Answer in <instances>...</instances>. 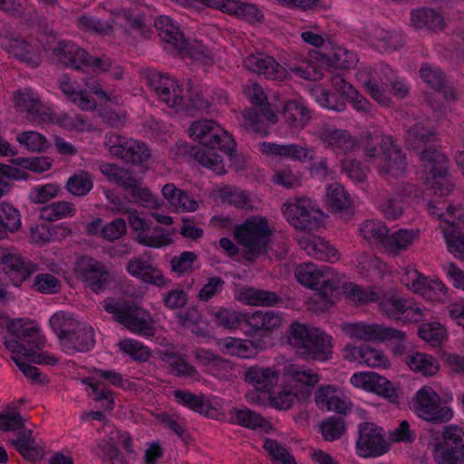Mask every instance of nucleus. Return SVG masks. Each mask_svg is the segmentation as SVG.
Here are the masks:
<instances>
[{"instance_id":"nucleus-1","label":"nucleus","mask_w":464,"mask_h":464,"mask_svg":"<svg viewBox=\"0 0 464 464\" xmlns=\"http://www.w3.org/2000/svg\"><path fill=\"white\" fill-rule=\"evenodd\" d=\"M188 134L203 148L194 149V158L202 166L218 175L226 172L223 160L214 150L219 149L231 153L236 147L232 136L214 121L201 120L194 121L188 129Z\"/></svg>"},{"instance_id":"nucleus-2","label":"nucleus","mask_w":464,"mask_h":464,"mask_svg":"<svg viewBox=\"0 0 464 464\" xmlns=\"http://www.w3.org/2000/svg\"><path fill=\"white\" fill-rule=\"evenodd\" d=\"M272 235L269 222L263 216L247 218L234 229V237L242 246L245 257L249 262L266 253Z\"/></svg>"},{"instance_id":"nucleus-3","label":"nucleus","mask_w":464,"mask_h":464,"mask_svg":"<svg viewBox=\"0 0 464 464\" xmlns=\"http://www.w3.org/2000/svg\"><path fill=\"white\" fill-rule=\"evenodd\" d=\"M376 140L380 150L374 145L366 144L364 155L379 160L378 172L385 179L403 177L408 166L406 153L391 135L376 136Z\"/></svg>"},{"instance_id":"nucleus-4","label":"nucleus","mask_w":464,"mask_h":464,"mask_svg":"<svg viewBox=\"0 0 464 464\" xmlns=\"http://www.w3.org/2000/svg\"><path fill=\"white\" fill-rule=\"evenodd\" d=\"M289 343L306 359L325 361L332 353V338L318 328L299 323L292 324Z\"/></svg>"},{"instance_id":"nucleus-5","label":"nucleus","mask_w":464,"mask_h":464,"mask_svg":"<svg viewBox=\"0 0 464 464\" xmlns=\"http://www.w3.org/2000/svg\"><path fill=\"white\" fill-rule=\"evenodd\" d=\"M102 305L106 312L112 314L115 321L130 332L144 337L155 335L154 321L147 310L121 298H106Z\"/></svg>"},{"instance_id":"nucleus-6","label":"nucleus","mask_w":464,"mask_h":464,"mask_svg":"<svg viewBox=\"0 0 464 464\" xmlns=\"http://www.w3.org/2000/svg\"><path fill=\"white\" fill-rule=\"evenodd\" d=\"M53 54L60 64L73 70L86 67L94 72H101L108 71L111 66L110 58L92 56L84 49L69 41L58 42L53 48Z\"/></svg>"},{"instance_id":"nucleus-7","label":"nucleus","mask_w":464,"mask_h":464,"mask_svg":"<svg viewBox=\"0 0 464 464\" xmlns=\"http://www.w3.org/2000/svg\"><path fill=\"white\" fill-rule=\"evenodd\" d=\"M411 403L415 414L432 424L448 422L453 417L452 409L442 401L432 387L428 385L416 392Z\"/></svg>"},{"instance_id":"nucleus-8","label":"nucleus","mask_w":464,"mask_h":464,"mask_svg":"<svg viewBox=\"0 0 464 464\" xmlns=\"http://www.w3.org/2000/svg\"><path fill=\"white\" fill-rule=\"evenodd\" d=\"M295 276L301 285L317 291L325 302L333 303L339 279L328 268L319 269L314 263H304L295 267Z\"/></svg>"},{"instance_id":"nucleus-9","label":"nucleus","mask_w":464,"mask_h":464,"mask_svg":"<svg viewBox=\"0 0 464 464\" xmlns=\"http://www.w3.org/2000/svg\"><path fill=\"white\" fill-rule=\"evenodd\" d=\"M281 210L297 230L313 231L323 226L324 214L309 198L290 199L283 204Z\"/></svg>"},{"instance_id":"nucleus-10","label":"nucleus","mask_w":464,"mask_h":464,"mask_svg":"<svg viewBox=\"0 0 464 464\" xmlns=\"http://www.w3.org/2000/svg\"><path fill=\"white\" fill-rule=\"evenodd\" d=\"M419 160L427 175V181L435 193L441 196L449 194L453 188V184L449 179L447 157L430 147L420 152Z\"/></svg>"},{"instance_id":"nucleus-11","label":"nucleus","mask_w":464,"mask_h":464,"mask_svg":"<svg viewBox=\"0 0 464 464\" xmlns=\"http://www.w3.org/2000/svg\"><path fill=\"white\" fill-rule=\"evenodd\" d=\"M103 144L112 156L128 163L140 165L150 158V150L144 142L115 132L107 133Z\"/></svg>"},{"instance_id":"nucleus-12","label":"nucleus","mask_w":464,"mask_h":464,"mask_svg":"<svg viewBox=\"0 0 464 464\" xmlns=\"http://www.w3.org/2000/svg\"><path fill=\"white\" fill-rule=\"evenodd\" d=\"M314 134L322 144L331 150L336 156L347 155L358 149L359 142L355 136L344 129H338L335 125L327 122H319Z\"/></svg>"},{"instance_id":"nucleus-13","label":"nucleus","mask_w":464,"mask_h":464,"mask_svg":"<svg viewBox=\"0 0 464 464\" xmlns=\"http://www.w3.org/2000/svg\"><path fill=\"white\" fill-rule=\"evenodd\" d=\"M147 84L158 96L161 102L180 112L183 106L184 91L179 82L169 74L150 70L146 73Z\"/></svg>"},{"instance_id":"nucleus-14","label":"nucleus","mask_w":464,"mask_h":464,"mask_svg":"<svg viewBox=\"0 0 464 464\" xmlns=\"http://www.w3.org/2000/svg\"><path fill=\"white\" fill-rule=\"evenodd\" d=\"M396 77L394 71L387 64L380 63L369 72L362 71L358 79L367 93L382 106H389L391 99L383 86H388Z\"/></svg>"},{"instance_id":"nucleus-15","label":"nucleus","mask_w":464,"mask_h":464,"mask_svg":"<svg viewBox=\"0 0 464 464\" xmlns=\"http://www.w3.org/2000/svg\"><path fill=\"white\" fill-rule=\"evenodd\" d=\"M359 437L356 450L362 458L379 457L389 450L383 430L373 422H362L358 426Z\"/></svg>"},{"instance_id":"nucleus-16","label":"nucleus","mask_w":464,"mask_h":464,"mask_svg":"<svg viewBox=\"0 0 464 464\" xmlns=\"http://www.w3.org/2000/svg\"><path fill=\"white\" fill-rule=\"evenodd\" d=\"M342 331L350 338L360 341H382L387 338H401L402 333L392 327L365 322H351L341 324Z\"/></svg>"},{"instance_id":"nucleus-17","label":"nucleus","mask_w":464,"mask_h":464,"mask_svg":"<svg viewBox=\"0 0 464 464\" xmlns=\"http://www.w3.org/2000/svg\"><path fill=\"white\" fill-rule=\"evenodd\" d=\"M79 275L84 285L96 294L103 292L112 279L106 265L91 257L81 260Z\"/></svg>"},{"instance_id":"nucleus-18","label":"nucleus","mask_w":464,"mask_h":464,"mask_svg":"<svg viewBox=\"0 0 464 464\" xmlns=\"http://www.w3.org/2000/svg\"><path fill=\"white\" fill-rule=\"evenodd\" d=\"M14 107L27 113L28 120L35 123H48L52 109L42 102L32 89L25 88L14 92Z\"/></svg>"},{"instance_id":"nucleus-19","label":"nucleus","mask_w":464,"mask_h":464,"mask_svg":"<svg viewBox=\"0 0 464 464\" xmlns=\"http://www.w3.org/2000/svg\"><path fill=\"white\" fill-rule=\"evenodd\" d=\"M244 67L267 79L284 81L288 77V71L279 64L275 58L264 53H251L243 61Z\"/></svg>"},{"instance_id":"nucleus-20","label":"nucleus","mask_w":464,"mask_h":464,"mask_svg":"<svg viewBox=\"0 0 464 464\" xmlns=\"http://www.w3.org/2000/svg\"><path fill=\"white\" fill-rule=\"evenodd\" d=\"M283 375L293 388L297 390L302 398L310 395L311 390L319 382L320 375L313 369L297 363H287L283 369Z\"/></svg>"},{"instance_id":"nucleus-21","label":"nucleus","mask_w":464,"mask_h":464,"mask_svg":"<svg viewBox=\"0 0 464 464\" xmlns=\"http://www.w3.org/2000/svg\"><path fill=\"white\" fill-rule=\"evenodd\" d=\"M126 270L131 276L148 285L166 287L171 283L158 267L142 256L130 258L126 264Z\"/></svg>"},{"instance_id":"nucleus-22","label":"nucleus","mask_w":464,"mask_h":464,"mask_svg":"<svg viewBox=\"0 0 464 464\" xmlns=\"http://www.w3.org/2000/svg\"><path fill=\"white\" fill-rule=\"evenodd\" d=\"M0 320L5 324L11 335L18 338L30 350L41 348L44 344V338L38 327L24 324L22 320H9L5 313L0 311Z\"/></svg>"},{"instance_id":"nucleus-23","label":"nucleus","mask_w":464,"mask_h":464,"mask_svg":"<svg viewBox=\"0 0 464 464\" xmlns=\"http://www.w3.org/2000/svg\"><path fill=\"white\" fill-rule=\"evenodd\" d=\"M2 47L10 55L32 68L39 66L42 62L39 49L23 38L5 37L2 41Z\"/></svg>"},{"instance_id":"nucleus-24","label":"nucleus","mask_w":464,"mask_h":464,"mask_svg":"<svg viewBox=\"0 0 464 464\" xmlns=\"http://www.w3.org/2000/svg\"><path fill=\"white\" fill-rule=\"evenodd\" d=\"M260 111L261 115L258 113L257 110L254 108L244 110L240 127L246 132L266 136L268 134L266 121L274 123L276 117L269 105H264V107L260 108Z\"/></svg>"},{"instance_id":"nucleus-25","label":"nucleus","mask_w":464,"mask_h":464,"mask_svg":"<svg viewBox=\"0 0 464 464\" xmlns=\"http://www.w3.org/2000/svg\"><path fill=\"white\" fill-rule=\"evenodd\" d=\"M209 7L217 8L249 23L260 22L264 18L263 12L255 5L237 0H211Z\"/></svg>"},{"instance_id":"nucleus-26","label":"nucleus","mask_w":464,"mask_h":464,"mask_svg":"<svg viewBox=\"0 0 464 464\" xmlns=\"http://www.w3.org/2000/svg\"><path fill=\"white\" fill-rule=\"evenodd\" d=\"M262 151L268 155L279 156L301 162L311 161L314 159V150L312 147L298 144L262 143Z\"/></svg>"},{"instance_id":"nucleus-27","label":"nucleus","mask_w":464,"mask_h":464,"mask_svg":"<svg viewBox=\"0 0 464 464\" xmlns=\"http://www.w3.org/2000/svg\"><path fill=\"white\" fill-rule=\"evenodd\" d=\"M297 242L300 247L310 256L329 262L338 260L336 249L320 237L304 235L298 237Z\"/></svg>"},{"instance_id":"nucleus-28","label":"nucleus","mask_w":464,"mask_h":464,"mask_svg":"<svg viewBox=\"0 0 464 464\" xmlns=\"http://www.w3.org/2000/svg\"><path fill=\"white\" fill-rule=\"evenodd\" d=\"M420 237L419 229L401 228L387 234L382 250L396 256L408 250Z\"/></svg>"},{"instance_id":"nucleus-29","label":"nucleus","mask_w":464,"mask_h":464,"mask_svg":"<svg viewBox=\"0 0 464 464\" xmlns=\"http://www.w3.org/2000/svg\"><path fill=\"white\" fill-rule=\"evenodd\" d=\"M113 24L121 28L127 34L133 38H143L147 36L149 25L143 14L122 10L115 14Z\"/></svg>"},{"instance_id":"nucleus-30","label":"nucleus","mask_w":464,"mask_h":464,"mask_svg":"<svg viewBox=\"0 0 464 464\" xmlns=\"http://www.w3.org/2000/svg\"><path fill=\"white\" fill-rule=\"evenodd\" d=\"M245 381L261 392H270L278 382L279 372L271 367L254 365L244 372Z\"/></svg>"},{"instance_id":"nucleus-31","label":"nucleus","mask_w":464,"mask_h":464,"mask_svg":"<svg viewBox=\"0 0 464 464\" xmlns=\"http://www.w3.org/2000/svg\"><path fill=\"white\" fill-rule=\"evenodd\" d=\"M427 209L430 216H433L445 223L441 226L442 231L443 227H451L454 226H457L458 227H464V208L461 206L449 204L446 207L445 203L434 204L430 202L427 205Z\"/></svg>"},{"instance_id":"nucleus-32","label":"nucleus","mask_w":464,"mask_h":464,"mask_svg":"<svg viewBox=\"0 0 464 464\" xmlns=\"http://www.w3.org/2000/svg\"><path fill=\"white\" fill-rule=\"evenodd\" d=\"M159 36L162 41L171 44L177 50H184L188 45V41L174 21L167 15L159 16L154 22Z\"/></svg>"},{"instance_id":"nucleus-33","label":"nucleus","mask_w":464,"mask_h":464,"mask_svg":"<svg viewBox=\"0 0 464 464\" xmlns=\"http://www.w3.org/2000/svg\"><path fill=\"white\" fill-rule=\"evenodd\" d=\"M370 44L380 51H393L404 44L403 36L397 32L387 31L380 26H373L368 32Z\"/></svg>"},{"instance_id":"nucleus-34","label":"nucleus","mask_w":464,"mask_h":464,"mask_svg":"<svg viewBox=\"0 0 464 464\" xmlns=\"http://www.w3.org/2000/svg\"><path fill=\"white\" fill-rule=\"evenodd\" d=\"M411 24L418 30L439 32L443 30L445 24L442 15L431 8H419L411 13Z\"/></svg>"},{"instance_id":"nucleus-35","label":"nucleus","mask_w":464,"mask_h":464,"mask_svg":"<svg viewBox=\"0 0 464 464\" xmlns=\"http://www.w3.org/2000/svg\"><path fill=\"white\" fill-rule=\"evenodd\" d=\"M160 359L165 363L169 373L178 377L199 379L198 370L189 364L182 355L171 351H166L161 353Z\"/></svg>"},{"instance_id":"nucleus-36","label":"nucleus","mask_w":464,"mask_h":464,"mask_svg":"<svg viewBox=\"0 0 464 464\" xmlns=\"http://www.w3.org/2000/svg\"><path fill=\"white\" fill-rule=\"evenodd\" d=\"M420 75L431 89L442 94L445 99L455 98L454 90L447 84L440 68L429 63L423 64L420 69Z\"/></svg>"},{"instance_id":"nucleus-37","label":"nucleus","mask_w":464,"mask_h":464,"mask_svg":"<svg viewBox=\"0 0 464 464\" xmlns=\"http://www.w3.org/2000/svg\"><path fill=\"white\" fill-rule=\"evenodd\" d=\"M4 271L14 285L22 284L32 273L17 253L7 252L2 256Z\"/></svg>"},{"instance_id":"nucleus-38","label":"nucleus","mask_w":464,"mask_h":464,"mask_svg":"<svg viewBox=\"0 0 464 464\" xmlns=\"http://www.w3.org/2000/svg\"><path fill=\"white\" fill-rule=\"evenodd\" d=\"M59 88L64 95L82 111L96 109V102L90 98L83 90H76L71 78L63 74L59 78Z\"/></svg>"},{"instance_id":"nucleus-39","label":"nucleus","mask_w":464,"mask_h":464,"mask_svg":"<svg viewBox=\"0 0 464 464\" xmlns=\"http://www.w3.org/2000/svg\"><path fill=\"white\" fill-rule=\"evenodd\" d=\"M388 227L378 219H365L359 225L360 236L370 245L383 248Z\"/></svg>"},{"instance_id":"nucleus-40","label":"nucleus","mask_w":464,"mask_h":464,"mask_svg":"<svg viewBox=\"0 0 464 464\" xmlns=\"http://www.w3.org/2000/svg\"><path fill=\"white\" fill-rule=\"evenodd\" d=\"M282 115L289 127L300 130L309 122L311 111L304 103L292 100L285 104Z\"/></svg>"},{"instance_id":"nucleus-41","label":"nucleus","mask_w":464,"mask_h":464,"mask_svg":"<svg viewBox=\"0 0 464 464\" xmlns=\"http://www.w3.org/2000/svg\"><path fill=\"white\" fill-rule=\"evenodd\" d=\"M435 135L432 128L426 126L422 121L415 122L406 128L405 142L414 150H426V145L430 142Z\"/></svg>"},{"instance_id":"nucleus-42","label":"nucleus","mask_w":464,"mask_h":464,"mask_svg":"<svg viewBox=\"0 0 464 464\" xmlns=\"http://www.w3.org/2000/svg\"><path fill=\"white\" fill-rule=\"evenodd\" d=\"M316 405L323 411H335L339 413L346 412L348 405L336 394V389L333 385L321 386L315 392Z\"/></svg>"},{"instance_id":"nucleus-43","label":"nucleus","mask_w":464,"mask_h":464,"mask_svg":"<svg viewBox=\"0 0 464 464\" xmlns=\"http://www.w3.org/2000/svg\"><path fill=\"white\" fill-rule=\"evenodd\" d=\"M94 345L93 328L84 323L69 338L64 339L63 347L68 351L84 353Z\"/></svg>"},{"instance_id":"nucleus-44","label":"nucleus","mask_w":464,"mask_h":464,"mask_svg":"<svg viewBox=\"0 0 464 464\" xmlns=\"http://www.w3.org/2000/svg\"><path fill=\"white\" fill-rule=\"evenodd\" d=\"M17 451L29 460H37L43 458L44 447L37 443L33 437L32 430L20 432L16 440L12 441Z\"/></svg>"},{"instance_id":"nucleus-45","label":"nucleus","mask_w":464,"mask_h":464,"mask_svg":"<svg viewBox=\"0 0 464 464\" xmlns=\"http://www.w3.org/2000/svg\"><path fill=\"white\" fill-rule=\"evenodd\" d=\"M163 197L177 210L195 211L198 208V203L186 191L177 188L173 184L168 183L163 186Z\"/></svg>"},{"instance_id":"nucleus-46","label":"nucleus","mask_w":464,"mask_h":464,"mask_svg":"<svg viewBox=\"0 0 464 464\" xmlns=\"http://www.w3.org/2000/svg\"><path fill=\"white\" fill-rule=\"evenodd\" d=\"M404 362L411 370L424 376H432L440 369V364L433 356L420 352H412L407 354Z\"/></svg>"},{"instance_id":"nucleus-47","label":"nucleus","mask_w":464,"mask_h":464,"mask_svg":"<svg viewBox=\"0 0 464 464\" xmlns=\"http://www.w3.org/2000/svg\"><path fill=\"white\" fill-rule=\"evenodd\" d=\"M229 421L248 429L256 430L258 428H266L268 424L267 420L259 413L251 411L246 407H233L228 411Z\"/></svg>"},{"instance_id":"nucleus-48","label":"nucleus","mask_w":464,"mask_h":464,"mask_svg":"<svg viewBox=\"0 0 464 464\" xmlns=\"http://www.w3.org/2000/svg\"><path fill=\"white\" fill-rule=\"evenodd\" d=\"M222 351L229 355L240 358H252L257 353V346L250 340L226 337L219 341Z\"/></svg>"},{"instance_id":"nucleus-49","label":"nucleus","mask_w":464,"mask_h":464,"mask_svg":"<svg viewBox=\"0 0 464 464\" xmlns=\"http://www.w3.org/2000/svg\"><path fill=\"white\" fill-rule=\"evenodd\" d=\"M50 325L63 345L64 339L69 338L82 325L72 314L63 311L55 313L49 320Z\"/></svg>"},{"instance_id":"nucleus-50","label":"nucleus","mask_w":464,"mask_h":464,"mask_svg":"<svg viewBox=\"0 0 464 464\" xmlns=\"http://www.w3.org/2000/svg\"><path fill=\"white\" fill-rule=\"evenodd\" d=\"M51 118L48 122L58 124L68 130L85 132L93 130L92 122L80 114H69L63 111L55 113L52 110Z\"/></svg>"},{"instance_id":"nucleus-51","label":"nucleus","mask_w":464,"mask_h":464,"mask_svg":"<svg viewBox=\"0 0 464 464\" xmlns=\"http://www.w3.org/2000/svg\"><path fill=\"white\" fill-rule=\"evenodd\" d=\"M22 225L21 215L13 205L3 202L0 204V239L8 237L9 233L17 232Z\"/></svg>"},{"instance_id":"nucleus-52","label":"nucleus","mask_w":464,"mask_h":464,"mask_svg":"<svg viewBox=\"0 0 464 464\" xmlns=\"http://www.w3.org/2000/svg\"><path fill=\"white\" fill-rule=\"evenodd\" d=\"M93 188L92 176L85 170L80 169L70 176L65 184V189L76 197H84Z\"/></svg>"},{"instance_id":"nucleus-53","label":"nucleus","mask_w":464,"mask_h":464,"mask_svg":"<svg viewBox=\"0 0 464 464\" xmlns=\"http://www.w3.org/2000/svg\"><path fill=\"white\" fill-rule=\"evenodd\" d=\"M100 171L110 182H113L125 190L134 182L136 178L132 171L113 163H102L99 167Z\"/></svg>"},{"instance_id":"nucleus-54","label":"nucleus","mask_w":464,"mask_h":464,"mask_svg":"<svg viewBox=\"0 0 464 464\" xmlns=\"http://www.w3.org/2000/svg\"><path fill=\"white\" fill-rule=\"evenodd\" d=\"M75 214V205L66 200L55 201L44 207L41 210V218L48 221L72 218Z\"/></svg>"},{"instance_id":"nucleus-55","label":"nucleus","mask_w":464,"mask_h":464,"mask_svg":"<svg viewBox=\"0 0 464 464\" xmlns=\"http://www.w3.org/2000/svg\"><path fill=\"white\" fill-rule=\"evenodd\" d=\"M126 191L132 202L150 208L160 207L159 199L152 195L150 189L141 186V179L135 178L134 182L130 183Z\"/></svg>"},{"instance_id":"nucleus-56","label":"nucleus","mask_w":464,"mask_h":464,"mask_svg":"<svg viewBox=\"0 0 464 464\" xmlns=\"http://www.w3.org/2000/svg\"><path fill=\"white\" fill-rule=\"evenodd\" d=\"M255 330L272 331L282 324V317L274 311H257L246 315V321Z\"/></svg>"},{"instance_id":"nucleus-57","label":"nucleus","mask_w":464,"mask_h":464,"mask_svg":"<svg viewBox=\"0 0 464 464\" xmlns=\"http://www.w3.org/2000/svg\"><path fill=\"white\" fill-rule=\"evenodd\" d=\"M343 289L346 299L354 304L364 305L378 299V294L371 287L364 288L353 283H346Z\"/></svg>"},{"instance_id":"nucleus-58","label":"nucleus","mask_w":464,"mask_h":464,"mask_svg":"<svg viewBox=\"0 0 464 464\" xmlns=\"http://www.w3.org/2000/svg\"><path fill=\"white\" fill-rule=\"evenodd\" d=\"M326 203L334 211L339 212L352 206V198L341 184L334 183L327 188Z\"/></svg>"},{"instance_id":"nucleus-59","label":"nucleus","mask_w":464,"mask_h":464,"mask_svg":"<svg viewBox=\"0 0 464 464\" xmlns=\"http://www.w3.org/2000/svg\"><path fill=\"white\" fill-rule=\"evenodd\" d=\"M407 299L393 293H386L380 300L382 313L394 320H402Z\"/></svg>"},{"instance_id":"nucleus-60","label":"nucleus","mask_w":464,"mask_h":464,"mask_svg":"<svg viewBox=\"0 0 464 464\" xmlns=\"http://www.w3.org/2000/svg\"><path fill=\"white\" fill-rule=\"evenodd\" d=\"M300 399L303 398L299 392L289 384L282 386L277 392L271 394L269 402L277 410L287 411Z\"/></svg>"},{"instance_id":"nucleus-61","label":"nucleus","mask_w":464,"mask_h":464,"mask_svg":"<svg viewBox=\"0 0 464 464\" xmlns=\"http://www.w3.org/2000/svg\"><path fill=\"white\" fill-rule=\"evenodd\" d=\"M462 228L457 226L443 227V236L448 250L459 259H464V235L461 233Z\"/></svg>"},{"instance_id":"nucleus-62","label":"nucleus","mask_w":464,"mask_h":464,"mask_svg":"<svg viewBox=\"0 0 464 464\" xmlns=\"http://www.w3.org/2000/svg\"><path fill=\"white\" fill-rule=\"evenodd\" d=\"M17 142L32 152H43L49 147L46 138L33 130L24 131L17 135Z\"/></svg>"},{"instance_id":"nucleus-63","label":"nucleus","mask_w":464,"mask_h":464,"mask_svg":"<svg viewBox=\"0 0 464 464\" xmlns=\"http://www.w3.org/2000/svg\"><path fill=\"white\" fill-rule=\"evenodd\" d=\"M137 241L146 246L160 248L171 243V234L165 228L154 227L151 233L137 236Z\"/></svg>"},{"instance_id":"nucleus-64","label":"nucleus","mask_w":464,"mask_h":464,"mask_svg":"<svg viewBox=\"0 0 464 464\" xmlns=\"http://www.w3.org/2000/svg\"><path fill=\"white\" fill-rule=\"evenodd\" d=\"M323 438L327 441L340 439L346 431V424L342 417H330L320 424Z\"/></svg>"}]
</instances>
